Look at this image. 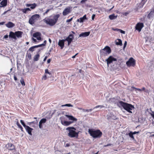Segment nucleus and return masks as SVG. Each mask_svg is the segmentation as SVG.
<instances>
[{"label": "nucleus", "mask_w": 154, "mask_h": 154, "mask_svg": "<svg viewBox=\"0 0 154 154\" xmlns=\"http://www.w3.org/2000/svg\"><path fill=\"white\" fill-rule=\"evenodd\" d=\"M87 19L86 15H84L82 17H80V18L77 20V21L79 22L80 23L83 22L85 20Z\"/></svg>", "instance_id": "20"}, {"label": "nucleus", "mask_w": 154, "mask_h": 154, "mask_svg": "<svg viewBox=\"0 0 154 154\" xmlns=\"http://www.w3.org/2000/svg\"><path fill=\"white\" fill-rule=\"evenodd\" d=\"M66 116L67 117L69 120H72L73 121H77V119L74 117L72 116H69L68 115H66Z\"/></svg>", "instance_id": "22"}, {"label": "nucleus", "mask_w": 154, "mask_h": 154, "mask_svg": "<svg viewBox=\"0 0 154 154\" xmlns=\"http://www.w3.org/2000/svg\"><path fill=\"white\" fill-rule=\"evenodd\" d=\"M77 54H76L75 55H74V56H73L72 57V58H75Z\"/></svg>", "instance_id": "64"}, {"label": "nucleus", "mask_w": 154, "mask_h": 154, "mask_svg": "<svg viewBox=\"0 0 154 154\" xmlns=\"http://www.w3.org/2000/svg\"><path fill=\"white\" fill-rule=\"evenodd\" d=\"M99 107H100L101 108H103L104 107V106L102 105H98L97 106H96L95 107H94V109L95 108H97Z\"/></svg>", "instance_id": "40"}, {"label": "nucleus", "mask_w": 154, "mask_h": 154, "mask_svg": "<svg viewBox=\"0 0 154 154\" xmlns=\"http://www.w3.org/2000/svg\"><path fill=\"white\" fill-rule=\"evenodd\" d=\"M71 11V8L70 7H68L65 9L63 11V15L66 16L69 14Z\"/></svg>", "instance_id": "14"}, {"label": "nucleus", "mask_w": 154, "mask_h": 154, "mask_svg": "<svg viewBox=\"0 0 154 154\" xmlns=\"http://www.w3.org/2000/svg\"><path fill=\"white\" fill-rule=\"evenodd\" d=\"M117 16H115L114 14H113L112 15H109V18L111 20H112L116 18Z\"/></svg>", "instance_id": "25"}, {"label": "nucleus", "mask_w": 154, "mask_h": 154, "mask_svg": "<svg viewBox=\"0 0 154 154\" xmlns=\"http://www.w3.org/2000/svg\"><path fill=\"white\" fill-rule=\"evenodd\" d=\"M51 59H48V60H47V63H50V62H51Z\"/></svg>", "instance_id": "57"}, {"label": "nucleus", "mask_w": 154, "mask_h": 154, "mask_svg": "<svg viewBox=\"0 0 154 154\" xmlns=\"http://www.w3.org/2000/svg\"><path fill=\"white\" fill-rule=\"evenodd\" d=\"M146 1V0H142L141 2L142 4L144 5V4H145Z\"/></svg>", "instance_id": "45"}, {"label": "nucleus", "mask_w": 154, "mask_h": 154, "mask_svg": "<svg viewBox=\"0 0 154 154\" xmlns=\"http://www.w3.org/2000/svg\"><path fill=\"white\" fill-rule=\"evenodd\" d=\"M40 55L38 54H36L35 55L34 57L33 60L34 61H38Z\"/></svg>", "instance_id": "24"}, {"label": "nucleus", "mask_w": 154, "mask_h": 154, "mask_svg": "<svg viewBox=\"0 0 154 154\" xmlns=\"http://www.w3.org/2000/svg\"><path fill=\"white\" fill-rule=\"evenodd\" d=\"M47 79V77L46 75H45L44 76H43L42 78V79L46 80Z\"/></svg>", "instance_id": "43"}, {"label": "nucleus", "mask_w": 154, "mask_h": 154, "mask_svg": "<svg viewBox=\"0 0 154 154\" xmlns=\"http://www.w3.org/2000/svg\"><path fill=\"white\" fill-rule=\"evenodd\" d=\"M36 6V4L35 3H34L33 4H31L30 8L32 9H34Z\"/></svg>", "instance_id": "31"}, {"label": "nucleus", "mask_w": 154, "mask_h": 154, "mask_svg": "<svg viewBox=\"0 0 154 154\" xmlns=\"http://www.w3.org/2000/svg\"><path fill=\"white\" fill-rule=\"evenodd\" d=\"M88 132L90 135L94 138H100L102 135V133L99 129H88Z\"/></svg>", "instance_id": "3"}, {"label": "nucleus", "mask_w": 154, "mask_h": 154, "mask_svg": "<svg viewBox=\"0 0 154 154\" xmlns=\"http://www.w3.org/2000/svg\"><path fill=\"white\" fill-rule=\"evenodd\" d=\"M46 121V119H45L43 118L41 119L39 122L42 124L45 123Z\"/></svg>", "instance_id": "32"}, {"label": "nucleus", "mask_w": 154, "mask_h": 154, "mask_svg": "<svg viewBox=\"0 0 154 154\" xmlns=\"http://www.w3.org/2000/svg\"><path fill=\"white\" fill-rule=\"evenodd\" d=\"M7 0H3L0 3L1 6L0 5V7H3L6 6L7 5Z\"/></svg>", "instance_id": "23"}, {"label": "nucleus", "mask_w": 154, "mask_h": 154, "mask_svg": "<svg viewBox=\"0 0 154 154\" xmlns=\"http://www.w3.org/2000/svg\"><path fill=\"white\" fill-rule=\"evenodd\" d=\"M141 91H144L146 93H149V91L147 89L145 90V88L144 87H143L141 89Z\"/></svg>", "instance_id": "36"}, {"label": "nucleus", "mask_w": 154, "mask_h": 154, "mask_svg": "<svg viewBox=\"0 0 154 154\" xmlns=\"http://www.w3.org/2000/svg\"><path fill=\"white\" fill-rule=\"evenodd\" d=\"M41 34L39 32H37L33 33V36L37 38V39L38 40H42Z\"/></svg>", "instance_id": "12"}, {"label": "nucleus", "mask_w": 154, "mask_h": 154, "mask_svg": "<svg viewBox=\"0 0 154 154\" xmlns=\"http://www.w3.org/2000/svg\"><path fill=\"white\" fill-rule=\"evenodd\" d=\"M95 14H93L92 15V20H94V18H95Z\"/></svg>", "instance_id": "48"}, {"label": "nucleus", "mask_w": 154, "mask_h": 154, "mask_svg": "<svg viewBox=\"0 0 154 154\" xmlns=\"http://www.w3.org/2000/svg\"><path fill=\"white\" fill-rule=\"evenodd\" d=\"M47 57L46 56H45V57L44 60H43V61L44 62H45L47 58Z\"/></svg>", "instance_id": "59"}, {"label": "nucleus", "mask_w": 154, "mask_h": 154, "mask_svg": "<svg viewBox=\"0 0 154 154\" xmlns=\"http://www.w3.org/2000/svg\"><path fill=\"white\" fill-rule=\"evenodd\" d=\"M65 42V41L64 39L60 40L59 41L58 45L60 47L61 49H63L64 47Z\"/></svg>", "instance_id": "18"}, {"label": "nucleus", "mask_w": 154, "mask_h": 154, "mask_svg": "<svg viewBox=\"0 0 154 154\" xmlns=\"http://www.w3.org/2000/svg\"><path fill=\"white\" fill-rule=\"evenodd\" d=\"M39 17L40 16L38 14H35L32 15L29 19V23L31 25L34 24L38 20Z\"/></svg>", "instance_id": "7"}, {"label": "nucleus", "mask_w": 154, "mask_h": 154, "mask_svg": "<svg viewBox=\"0 0 154 154\" xmlns=\"http://www.w3.org/2000/svg\"><path fill=\"white\" fill-rule=\"evenodd\" d=\"M33 123V122H28V124L29 125H30V124H32V123Z\"/></svg>", "instance_id": "63"}, {"label": "nucleus", "mask_w": 154, "mask_h": 154, "mask_svg": "<svg viewBox=\"0 0 154 154\" xmlns=\"http://www.w3.org/2000/svg\"><path fill=\"white\" fill-rule=\"evenodd\" d=\"M18 127L20 129L21 131L22 132L23 131V128L21 126V125H20V126H19V127Z\"/></svg>", "instance_id": "44"}, {"label": "nucleus", "mask_w": 154, "mask_h": 154, "mask_svg": "<svg viewBox=\"0 0 154 154\" xmlns=\"http://www.w3.org/2000/svg\"><path fill=\"white\" fill-rule=\"evenodd\" d=\"M87 0H82L81 1V3L82 4H83L84 3H85L86 1H87Z\"/></svg>", "instance_id": "49"}, {"label": "nucleus", "mask_w": 154, "mask_h": 154, "mask_svg": "<svg viewBox=\"0 0 154 154\" xmlns=\"http://www.w3.org/2000/svg\"><path fill=\"white\" fill-rule=\"evenodd\" d=\"M24 13H26V12L28 11H30V9L29 8H26L25 9H21V10Z\"/></svg>", "instance_id": "29"}, {"label": "nucleus", "mask_w": 154, "mask_h": 154, "mask_svg": "<svg viewBox=\"0 0 154 154\" xmlns=\"http://www.w3.org/2000/svg\"><path fill=\"white\" fill-rule=\"evenodd\" d=\"M16 124L18 127L21 125L20 124L19 122L18 121L17 122Z\"/></svg>", "instance_id": "50"}, {"label": "nucleus", "mask_w": 154, "mask_h": 154, "mask_svg": "<svg viewBox=\"0 0 154 154\" xmlns=\"http://www.w3.org/2000/svg\"><path fill=\"white\" fill-rule=\"evenodd\" d=\"M25 128L26 132L28 133V134L29 135H32V132L33 130V128H30L28 126H27Z\"/></svg>", "instance_id": "17"}, {"label": "nucleus", "mask_w": 154, "mask_h": 154, "mask_svg": "<svg viewBox=\"0 0 154 154\" xmlns=\"http://www.w3.org/2000/svg\"><path fill=\"white\" fill-rule=\"evenodd\" d=\"M33 47H34V48H37L39 47V45L33 46Z\"/></svg>", "instance_id": "60"}, {"label": "nucleus", "mask_w": 154, "mask_h": 154, "mask_svg": "<svg viewBox=\"0 0 154 154\" xmlns=\"http://www.w3.org/2000/svg\"><path fill=\"white\" fill-rule=\"evenodd\" d=\"M90 32H82L79 35V37H86L90 35Z\"/></svg>", "instance_id": "19"}, {"label": "nucleus", "mask_w": 154, "mask_h": 154, "mask_svg": "<svg viewBox=\"0 0 154 154\" xmlns=\"http://www.w3.org/2000/svg\"><path fill=\"white\" fill-rule=\"evenodd\" d=\"M31 4H27L26 5V6L27 7H30L31 6Z\"/></svg>", "instance_id": "62"}, {"label": "nucleus", "mask_w": 154, "mask_h": 154, "mask_svg": "<svg viewBox=\"0 0 154 154\" xmlns=\"http://www.w3.org/2000/svg\"><path fill=\"white\" fill-rule=\"evenodd\" d=\"M133 134H133V132H130L128 134V135H129L130 137L131 138H132V139H134V137L133 135Z\"/></svg>", "instance_id": "35"}, {"label": "nucleus", "mask_w": 154, "mask_h": 154, "mask_svg": "<svg viewBox=\"0 0 154 154\" xmlns=\"http://www.w3.org/2000/svg\"><path fill=\"white\" fill-rule=\"evenodd\" d=\"M139 133V131H137V132L134 131V132H133V134H138V133Z\"/></svg>", "instance_id": "58"}, {"label": "nucleus", "mask_w": 154, "mask_h": 154, "mask_svg": "<svg viewBox=\"0 0 154 154\" xmlns=\"http://www.w3.org/2000/svg\"><path fill=\"white\" fill-rule=\"evenodd\" d=\"M8 38V35H6L4 36L3 38H4L6 39V38Z\"/></svg>", "instance_id": "53"}, {"label": "nucleus", "mask_w": 154, "mask_h": 154, "mask_svg": "<svg viewBox=\"0 0 154 154\" xmlns=\"http://www.w3.org/2000/svg\"><path fill=\"white\" fill-rule=\"evenodd\" d=\"M62 106H66L68 107H72L73 106L70 104H66L64 105H63Z\"/></svg>", "instance_id": "37"}, {"label": "nucleus", "mask_w": 154, "mask_h": 154, "mask_svg": "<svg viewBox=\"0 0 154 154\" xmlns=\"http://www.w3.org/2000/svg\"><path fill=\"white\" fill-rule=\"evenodd\" d=\"M126 64L128 66H134L135 64V60L132 57H131L126 62Z\"/></svg>", "instance_id": "8"}, {"label": "nucleus", "mask_w": 154, "mask_h": 154, "mask_svg": "<svg viewBox=\"0 0 154 154\" xmlns=\"http://www.w3.org/2000/svg\"><path fill=\"white\" fill-rule=\"evenodd\" d=\"M20 122L22 125H23V126L24 127V128H25L27 126L26 125L23 120H21L20 121Z\"/></svg>", "instance_id": "33"}, {"label": "nucleus", "mask_w": 154, "mask_h": 154, "mask_svg": "<svg viewBox=\"0 0 154 154\" xmlns=\"http://www.w3.org/2000/svg\"><path fill=\"white\" fill-rule=\"evenodd\" d=\"M20 82L23 86H24L25 85V84L24 79L22 78L20 80Z\"/></svg>", "instance_id": "30"}, {"label": "nucleus", "mask_w": 154, "mask_h": 154, "mask_svg": "<svg viewBox=\"0 0 154 154\" xmlns=\"http://www.w3.org/2000/svg\"><path fill=\"white\" fill-rule=\"evenodd\" d=\"M45 44H41L39 45V47L45 46Z\"/></svg>", "instance_id": "52"}, {"label": "nucleus", "mask_w": 154, "mask_h": 154, "mask_svg": "<svg viewBox=\"0 0 154 154\" xmlns=\"http://www.w3.org/2000/svg\"><path fill=\"white\" fill-rule=\"evenodd\" d=\"M74 38V35L72 34H70L67 38L64 39L65 41H67L68 42V45H69L72 42Z\"/></svg>", "instance_id": "10"}, {"label": "nucleus", "mask_w": 154, "mask_h": 154, "mask_svg": "<svg viewBox=\"0 0 154 154\" xmlns=\"http://www.w3.org/2000/svg\"><path fill=\"white\" fill-rule=\"evenodd\" d=\"M144 26L143 23H138L135 26V29L139 32H140L142 28Z\"/></svg>", "instance_id": "11"}, {"label": "nucleus", "mask_w": 154, "mask_h": 154, "mask_svg": "<svg viewBox=\"0 0 154 154\" xmlns=\"http://www.w3.org/2000/svg\"><path fill=\"white\" fill-rule=\"evenodd\" d=\"M151 115L152 118L154 119V112H152V113H151Z\"/></svg>", "instance_id": "55"}, {"label": "nucleus", "mask_w": 154, "mask_h": 154, "mask_svg": "<svg viewBox=\"0 0 154 154\" xmlns=\"http://www.w3.org/2000/svg\"><path fill=\"white\" fill-rule=\"evenodd\" d=\"M154 16V6L151 10V11L147 15V18L149 19L152 17Z\"/></svg>", "instance_id": "15"}, {"label": "nucleus", "mask_w": 154, "mask_h": 154, "mask_svg": "<svg viewBox=\"0 0 154 154\" xmlns=\"http://www.w3.org/2000/svg\"><path fill=\"white\" fill-rule=\"evenodd\" d=\"M119 30V31L121 33H123V34H125V31L122 30V29H118Z\"/></svg>", "instance_id": "42"}, {"label": "nucleus", "mask_w": 154, "mask_h": 154, "mask_svg": "<svg viewBox=\"0 0 154 154\" xmlns=\"http://www.w3.org/2000/svg\"><path fill=\"white\" fill-rule=\"evenodd\" d=\"M14 80L15 81H16L17 80V77H16V76H15V75H14Z\"/></svg>", "instance_id": "56"}, {"label": "nucleus", "mask_w": 154, "mask_h": 154, "mask_svg": "<svg viewBox=\"0 0 154 154\" xmlns=\"http://www.w3.org/2000/svg\"><path fill=\"white\" fill-rule=\"evenodd\" d=\"M6 26L9 28L13 27L15 26V24L11 22H9L7 24H6Z\"/></svg>", "instance_id": "21"}, {"label": "nucleus", "mask_w": 154, "mask_h": 154, "mask_svg": "<svg viewBox=\"0 0 154 154\" xmlns=\"http://www.w3.org/2000/svg\"><path fill=\"white\" fill-rule=\"evenodd\" d=\"M119 104L128 112L131 113H132L131 110L134 108V106L131 104L124 102L122 101H119Z\"/></svg>", "instance_id": "2"}, {"label": "nucleus", "mask_w": 154, "mask_h": 154, "mask_svg": "<svg viewBox=\"0 0 154 154\" xmlns=\"http://www.w3.org/2000/svg\"><path fill=\"white\" fill-rule=\"evenodd\" d=\"M127 42L126 41H125V43H124V48H125L126 47V45H127Z\"/></svg>", "instance_id": "51"}, {"label": "nucleus", "mask_w": 154, "mask_h": 154, "mask_svg": "<svg viewBox=\"0 0 154 154\" xmlns=\"http://www.w3.org/2000/svg\"><path fill=\"white\" fill-rule=\"evenodd\" d=\"M69 133L68 136L71 138L77 137L79 136V132H76V129L73 127H68L66 128Z\"/></svg>", "instance_id": "4"}, {"label": "nucleus", "mask_w": 154, "mask_h": 154, "mask_svg": "<svg viewBox=\"0 0 154 154\" xmlns=\"http://www.w3.org/2000/svg\"><path fill=\"white\" fill-rule=\"evenodd\" d=\"M100 54L101 57H104L108 55L111 52L110 48L108 46H106L103 49L100 51Z\"/></svg>", "instance_id": "6"}, {"label": "nucleus", "mask_w": 154, "mask_h": 154, "mask_svg": "<svg viewBox=\"0 0 154 154\" xmlns=\"http://www.w3.org/2000/svg\"><path fill=\"white\" fill-rule=\"evenodd\" d=\"M45 73H48V74H49L50 75H51V73L50 72H48V70L47 69H46L45 70Z\"/></svg>", "instance_id": "41"}, {"label": "nucleus", "mask_w": 154, "mask_h": 154, "mask_svg": "<svg viewBox=\"0 0 154 154\" xmlns=\"http://www.w3.org/2000/svg\"><path fill=\"white\" fill-rule=\"evenodd\" d=\"M118 42H116V44L117 45H122V42L121 39H118Z\"/></svg>", "instance_id": "26"}, {"label": "nucleus", "mask_w": 154, "mask_h": 154, "mask_svg": "<svg viewBox=\"0 0 154 154\" xmlns=\"http://www.w3.org/2000/svg\"><path fill=\"white\" fill-rule=\"evenodd\" d=\"M79 109H80V110L82 109V111L84 112H91L93 110V109H82V108H79Z\"/></svg>", "instance_id": "28"}, {"label": "nucleus", "mask_w": 154, "mask_h": 154, "mask_svg": "<svg viewBox=\"0 0 154 154\" xmlns=\"http://www.w3.org/2000/svg\"><path fill=\"white\" fill-rule=\"evenodd\" d=\"M32 40L34 42H37V41H36V39H35L33 38H32Z\"/></svg>", "instance_id": "61"}, {"label": "nucleus", "mask_w": 154, "mask_h": 154, "mask_svg": "<svg viewBox=\"0 0 154 154\" xmlns=\"http://www.w3.org/2000/svg\"><path fill=\"white\" fill-rule=\"evenodd\" d=\"M34 50V48L33 46L30 47L28 50V51L33 52Z\"/></svg>", "instance_id": "38"}, {"label": "nucleus", "mask_w": 154, "mask_h": 154, "mask_svg": "<svg viewBox=\"0 0 154 154\" xmlns=\"http://www.w3.org/2000/svg\"><path fill=\"white\" fill-rule=\"evenodd\" d=\"M26 57L29 59V60L32 58V55L30 53H27L26 55Z\"/></svg>", "instance_id": "27"}, {"label": "nucleus", "mask_w": 154, "mask_h": 154, "mask_svg": "<svg viewBox=\"0 0 154 154\" xmlns=\"http://www.w3.org/2000/svg\"><path fill=\"white\" fill-rule=\"evenodd\" d=\"M7 146L8 149L10 150H12L15 149L14 146L11 143H8Z\"/></svg>", "instance_id": "16"}, {"label": "nucleus", "mask_w": 154, "mask_h": 154, "mask_svg": "<svg viewBox=\"0 0 154 154\" xmlns=\"http://www.w3.org/2000/svg\"><path fill=\"white\" fill-rule=\"evenodd\" d=\"M42 124L41 123L39 122V127L40 128H42Z\"/></svg>", "instance_id": "46"}, {"label": "nucleus", "mask_w": 154, "mask_h": 154, "mask_svg": "<svg viewBox=\"0 0 154 154\" xmlns=\"http://www.w3.org/2000/svg\"><path fill=\"white\" fill-rule=\"evenodd\" d=\"M23 32L21 31H16L14 32L10 31L9 32V37L10 38H13L16 40L17 38H20L22 37Z\"/></svg>", "instance_id": "5"}, {"label": "nucleus", "mask_w": 154, "mask_h": 154, "mask_svg": "<svg viewBox=\"0 0 154 154\" xmlns=\"http://www.w3.org/2000/svg\"><path fill=\"white\" fill-rule=\"evenodd\" d=\"M72 18H71L70 19L67 20H66V22H70L72 20Z\"/></svg>", "instance_id": "47"}, {"label": "nucleus", "mask_w": 154, "mask_h": 154, "mask_svg": "<svg viewBox=\"0 0 154 154\" xmlns=\"http://www.w3.org/2000/svg\"><path fill=\"white\" fill-rule=\"evenodd\" d=\"M20 122L22 125H23V126L24 127V128H25L27 126L26 125L23 120H21L20 121Z\"/></svg>", "instance_id": "34"}, {"label": "nucleus", "mask_w": 154, "mask_h": 154, "mask_svg": "<svg viewBox=\"0 0 154 154\" xmlns=\"http://www.w3.org/2000/svg\"><path fill=\"white\" fill-rule=\"evenodd\" d=\"M117 60L116 58H114L112 56H110L106 60V61L108 66L109 64L112 63L113 61H116Z\"/></svg>", "instance_id": "9"}, {"label": "nucleus", "mask_w": 154, "mask_h": 154, "mask_svg": "<svg viewBox=\"0 0 154 154\" xmlns=\"http://www.w3.org/2000/svg\"><path fill=\"white\" fill-rule=\"evenodd\" d=\"M50 9H48L44 13V15L48 13V12L49 11Z\"/></svg>", "instance_id": "54"}, {"label": "nucleus", "mask_w": 154, "mask_h": 154, "mask_svg": "<svg viewBox=\"0 0 154 154\" xmlns=\"http://www.w3.org/2000/svg\"><path fill=\"white\" fill-rule=\"evenodd\" d=\"M60 17V15L59 14H54L53 16L46 17L43 21L47 24L50 26H53L56 24Z\"/></svg>", "instance_id": "1"}, {"label": "nucleus", "mask_w": 154, "mask_h": 154, "mask_svg": "<svg viewBox=\"0 0 154 154\" xmlns=\"http://www.w3.org/2000/svg\"><path fill=\"white\" fill-rule=\"evenodd\" d=\"M62 118L61 117L60 119H61V122L62 125L64 126H69L73 122V121H65L62 119Z\"/></svg>", "instance_id": "13"}, {"label": "nucleus", "mask_w": 154, "mask_h": 154, "mask_svg": "<svg viewBox=\"0 0 154 154\" xmlns=\"http://www.w3.org/2000/svg\"><path fill=\"white\" fill-rule=\"evenodd\" d=\"M131 88H132L134 89H135V91L137 90H138V91H141V89H140V88H135V87H132Z\"/></svg>", "instance_id": "39"}]
</instances>
